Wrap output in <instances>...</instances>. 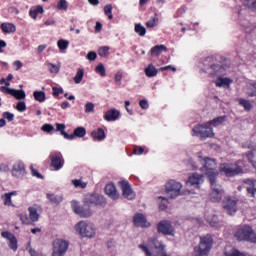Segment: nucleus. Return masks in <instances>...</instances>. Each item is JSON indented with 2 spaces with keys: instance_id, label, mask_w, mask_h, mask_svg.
Returning <instances> with one entry per match:
<instances>
[{
  "instance_id": "nucleus-1",
  "label": "nucleus",
  "mask_w": 256,
  "mask_h": 256,
  "mask_svg": "<svg viewBox=\"0 0 256 256\" xmlns=\"http://www.w3.org/2000/svg\"><path fill=\"white\" fill-rule=\"evenodd\" d=\"M198 157L200 161H203L204 163L202 171H205L210 183H213L215 180H217V177L219 176V171L217 170V162L215 161V159L209 157Z\"/></svg>"
},
{
  "instance_id": "nucleus-2",
  "label": "nucleus",
  "mask_w": 256,
  "mask_h": 256,
  "mask_svg": "<svg viewBox=\"0 0 256 256\" xmlns=\"http://www.w3.org/2000/svg\"><path fill=\"white\" fill-rule=\"evenodd\" d=\"M211 249H213L211 235L201 236L199 244L194 247V256H209Z\"/></svg>"
},
{
  "instance_id": "nucleus-3",
  "label": "nucleus",
  "mask_w": 256,
  "mask_h": 256,
  "mask_svg": "<svg viewBox=\"0 0 256 256\" xmlns=\"http://www.w3.org/2000/svg\"><path fill=\"white\" fill-rule=\"evenodd\" d=\"M235 239L237 241H250L251 243H256V235L253 228L249 225L241 226L234 233Z\"/></svg>"
},
{
  "instance_id": "nucleus-4",
  "label": "nucleus",
  "mask_w": 256,
  "mask_h": 256,
  "mask_svg": "<svg viewBox=\"0 0 256 256\" xmlns=\"http://www.w3.org/2000/svg\"><path fill=\"white\" fill-rule=\"evenodd\" d=\"M181 189H183V184L177 182L176 180H169L165 184V193L169 199H175L181 195Z\"/></svg>"
},
{
  "instance_id": "nucleus-5",
  "label": "nucleus",
  "mask_w": 256,
  "mask_h": 256,
  "mask_svg": "<svg viewBox=\"0 0 256 256\" xmlns=\"http://www.w3.org/2000/svg\"><path fill=\"white\" fill-rule=\"evenodd\" d=\"M237 203L239 200L233 196H225L222 200V207L228 215H235L237 213Z\"/></svg>"
},
{
  "instance_id": "nucleus-6",
  "label": "nucleus",
  "mask_w": 256,
  "mask_h": 256,
  "mask_svg": "<svg viewBox=\"0 0 256 256\" xmlns=\"http://www.w3.org/2000/svg\"><path fill=\"white\" fill-rule=\"evenodd\" d=\"M210 184H211V192L209 194L210 201H212V203L221 202V199H223L225 190H223V187L221 185L217 184V180L210 182Z\"/></svg>"
},
{
  "instance_id": "nucleus-7",
  "label": "nucleus",
  "mask_w": 256,
  "mask_h": 256,
  "mask_svg": "<svg viewBox=\"0 0 256 256\" xmlns=\"http://www.w3.org/2000/svg\"><path fill=\"white\" fill-rule=\"evenodd\" d=\"M76 231L81 235V237H95V228L93 225L85 222V221H80L76 225Z\"/></svg>"
},
{
  "instance_id": "nucleus-8",
  "label": "nucleus",
  "mask_w": 256,
  "mask_h": 256,
  "mask_svg": "<svg viewBox=\"0 0 256 256\" xmlns=\"http://www.w3.org/2000/svg\"><path fill=\"white\" fill-rule=\"evenodd\" d=\"M69 249V242L61 239H56L53 242L52 256H63Z\"/></svg>"
},
{
  "instance_id": "nucleus-9",
  "label": "nucleus",
  "mask_w": 256,
  "mask_h": 256,
  "mask_svg": "<svg viewBox=\"0 0 256 256\" xmlns=\"http://www.w3.org/2000/svg\"><path fill=\"white\" fill-rule=\"evenodd\" d=\"M120 185L122 189V197H124V199H128V201H133V199H135V192L131 189L129 182L122 181L120 182Z\"/></svg>"
},
{
  "instance_id": "nucleus-10",
  "label": "nucleus",
  "mask_w": 256,
  "mask_h": 256,
  "mask_svg": "<svg viewBox=\"0 0 256 256\" xmlns=\"http://www.w3.org/2000/svg\"><path fill=\"white\" fill-rule=\"evenodd\" d=\"M73 211L80 217H91V208L86 204L80 206L79 204L74 203Z\"/></svg>"
},
{
  "instance_id": "nucleus-11",
  "label": "nucleus",
  "mask_w": 256,
  "mask_h": 256,
  "mask_svg": "<svg viewBox=\"0 0 256 256\" xmlns=\"http://www.w3.org/2000/svg\"><path fill=\"white\" fill-rule=\"evenodd\" d=\"M157 231L163 235H173L174 233L173 226L167 220H163L158 223Z\"/></svg>"
},
{
  "instance_id": "nucleus-12",
  "label": "nucleus",
  "mask_w": 256,
  "mask_h": 256,
  "mask_svg": "<svg viewBox=\"0 0 256 256\" xmlns=\"http://www.w3.org/2000/svg\"><path fill=\"white\" fill-rule=\"evenodd\" d=\"M221 171L225 173L227 177H235V175L243 173V168H241L240 166L231 167L225 165L221 168Z\"/></svg>"
},
{
  "instance_id": "nucleus-13",
  "label": "nucleus",
  "mask_w": 256,
  "mask_h": 256,
  "mask_svg": "<svg viewBox=\"0 0 256 256\" xmlns=\"http://www.w3.org/2000/svg\"><path fill=\"white\" fill-rule=\"evenodd\" d=\"M51 167L54 168V171H59L65 165V161L61 158L59 154L50 155Z\"/></svg>"
},
{
  "instance_id": "nucleus-14",
  "label": "nucleus",
  "mask_w": 256,
  "mask_h": 256,
  "mask_svg": "<svg viewBox=\"0 0 256 256\" xmlns=\"http://www.w3.org/2000/svg\"><path fill=\"white\" fill-rule=\"evenodd\" d=\"M134 225L136 227H151V223L147 221V217L145 215L138 213L133 217Z\"/></svg>"
},
{
  "instance_id": "nucleus-15",
  "label": "nucleus",
  "mask_w": 256,
  "mask_h": 256,
  "mask_svg": "<svg viewBox=\"0 0 256 256\" xmlns=\"http://www.w3.org/2000/svg\"><path fill=\"white\" fill-rule=\"evenodd\" d=\"M29 211V219L30 221H32V223H37V221H39V213H41V211H43V209L41 208V206H30L28 208Z\"/></svg>"
},
{
  "instance_id": "nucleus-16",
  "label": "nucleus",
  "mask_w": 256,
  "mask_h": 256,
  "mask_svg": "<svg viewBox=\"0 0 256 256\" xmlns=\"http://www.w3.org/2000/svg\"><path fill=\"white\" fill-rule=\"evenodd\" d=\"M104 191H105L106 195H108V197H110V199H113V201H117V199H119V193L117 192V187H115V184L108 183L105 186Z\"/></svg>"
},
{
  "instance_id": "nucleus-17",
  "label": "nucleus",
  "mask_w": 256,
  "mask_h": 256,
  "mask_svg": "<svg viewBox=\"0 0 256 256\" xmlns=\"http://www.w3.org/2000/svg\"><path fill=\"white\" fill-rule=\"evenodd\" d=\"M13 177L21 178L25 176V164L23 162H16L12 168Z\"/></svg>"
},
{
  "instance_id": "nucleus-18",
  "label": "nucleus",
  "mask_w": 256,
  "mask_h": 256,
  "mask_svg": "<svg viewBox=\"0 0 256 256\" xmlns=\"http://www.w3.org/2000/svg\"><path fill=\"white\" fill-rule=\"evenodd\" d=\"M1 235L4 239L9 240L10 249H12V251H17V238L15 237V235H13L9 231H4L1 233Z\"/></svg>"
},
{
  "instance_id": "nucleus-19",
  "label": "nucleus",
  "mask_w": 256,
  "mask_h": 256,
  "mask_svg": "<svg viewBox=\"0 0 256 256\" xmlns=\"http://www.w3.org/2000/svg\"><path fill=\"white\" fill-rule=\"evenodd\" d=\"M150 245H154L155 249H158L160 252L157 253L155 256H169L167 252H165V245L162 242H159L157 238H152L148 241Z\"/></svg>"
},
{
  "instance_id": "nucleus-20",
  "label": "nucleus",
  "mask_w": 256,
  "mask_h": 256,
  "mask_svg": "<svg viewBox=\"0 0 256 256\" xmlns=\"http://www.w3.org/2000/svg\"><path fill=\"white\" fill-rule=\"evenodd\" d=\"M255 179H244L243 184L246 185V191L249 193L250 197H256Z\"/></svg>"
},
{
  "instance_id": "nucleus-21",
  "label": "nucleus",
  "mask_w": 256,
  "mask_h": 256,
  "mask_svg": "<svg viewBox=\"0 0 256 256\" xmlns=\"http://www.w3.org/2000/svg\"><path fill=\"white\" fill-rule=\"evenodd\" d=\"M121 115V113L119 112V110L113 108L108 110L105 115H104V119L105 121H117V119H119V116Z\"/></svg>"
},
{
  "instance_id": "nucleus-22",
  "label": "nucleus",
  "mask_w": 256,
  "mask_h": 256,
  "mask_svg": "<svg viewBox=\"0 0 256 256\" xmlns=\"http://www.w3.org/2000/svg\"><path fill=\"white\" fill-rule=\"evenodd\" d=\"M205 65H209L215 73H223V67L219 64H215V57H208L205 60Z\"/></svg>"
},
{
  "instance_id": "nucleus-23",
  "label": "nucleus",
  "mask_w": 256,
  "mask_h": 256,
  "mask_svg": "<svg viewBox=\"0 0 256 256\" xmlns=\"http://www.w3.org/2000/svg\"><path fill=\"white\" fill-rule=\"evenodd\" d=\"M101 199L103 198L95 194H91L84 199V204L91 208V205H99V201H101Z\"/></svg>"
},
{
  "instance_id": "nucleus-24",
  "label": "nucleus",
  "mask_w": 256,
  "mask_h": 256,
  "mask_svg": "<svg viewBox=\"0 0 256 256\" xmlns=\"http://www.w3.org/2000/svg\"><path fill=\"white\" fill-rule=\"evenodd\" d=\"M189 185H196V187H199L201 183H203V175L199 174H192L187 182Z\"/></svg>"
},
{
  "instance_id": "nucleus-25",
  "label": "nucleus",
  "mask_w": 256,
  "mask_h": 256,
  "mask_svg": "<svg viewBox=\"0 0 256 256\" xmlns=\"http://www.w3.org/2000/svg\"><path fill=\"white\" fill-rule=\"evenodd\" d=\"M163 51H167V46L165 45H156L150 50V55L152 57H159Z\"/></svg>"
},
{
  "instance_id": "nucleus-26",
  "label": "nucleus",
  "mask_w": 256,
  "mask_h": 256,
  "mask_svg": "<svg viewBox=\"0 0 256 256\" xmlns=\"http://www.w3.org/2000/svg\"><path fill=\"white\" fill-rule=\"evenodd\" d=\"M91 136L94 141H103L105 139V131L101 128L93 130Z\"/></svg>"
},
{
  "instance_id": "nucleus-27",
  "label": "nucleus",
  "mask_w": 256,
  "mask_h": 256,
  "mask_svg": "<svg viewBox=\"0 0 256 256\" xmlns=\"http://www.w3.org/2000/svg\"><path fill=\"white\" fill-rule=\"evenodd\" d=\"M13 195H17V192L13 191L1 196V199H3L4 201V205H6L7 207H11V205H13V202L11 201V197H13Z\"/></svg>"
},
{
  "instance_id": "nucleus-28",
  "label": "nucleus",
  "mask_w": 256,
  "mask_h": 256,
  "mask_svg": "<svg viewBox=\"0 0 256 256\" xmlns=\"http://www.w3.org/2000/svg\"><path fill=\"white\" fill-rule=\"evenodd\" d=\"M227 116H219L207 122V125H213L214 127H219L222 123H225Z\"/></svg>"
},
{
  "instance_id": "nucleus-29",
  "label": "nucleus",
  "mask_w": 256,
  "mask_h": 256,
  "mask_svg": "<svg viewBox=\"0 0 256 256\" xmlns=\"http://www.w3.org/2000/svg\"><path fill=\"white\" fill-rule=\"evenodd\" d=\"M1 29L3 33H15V31H17V28L12 23H2Z\"/></svg>"
},
{
  "instance_id": "nucleus-30",
  "label": "nucleus",
  "mask_w": 256,
  "mask_h": 256,
  "mask_svg": "<svg viewBox=\"0 0 256 256\" xmlns=\"http://www.w3.org/2000/svg\"><path fill=\"white\" fill-rule=\"evenodd\" d=\"M9 95H12V97H15L18 101H21V99H25V91L23 90H8Z\"/></svg>"
},
{
  "instance_id": "nucleus-31",
  "label": "nucleus",
  "mask_w": 256,
  "mask_h": 256,
  "mask_svg": "<svg viewBox=\"0 0 256 256\" xmlns=\"http://www.w3.org/2000/svg\"><path fill=\"white\" fill-rule=\"evenodd\" d=\"M56 131H60L61 132V135H63V137L65 139H68L70 141H72L73 139V135H69L67 132H65V124H59L57 123L56 124Z\"/></svg>"
},
{
  "instance_id": "nucleus-32",
  "label": "nucleus",
  "mask_w": 256,
  "mask_h": 256,
  "mask_svg": "<svg viewBox=\"0 0 256 256\" xmlns=\"http://www.w3.org/2000/svg\"><path fill=\"white\" fill-rule=\"evenodd\" d=\"M157 73H159V71L157 70V68L154 67L153 64H149L148 67L145 69L146 77H157Z\"/></svg>"
},
{
  "instance_id": "nucleus-33",
  "label": "nucleus",
  "mask_w": 256,
  "mask_h": 256,
  "mask_svg": "<svg viewBox=\"0 0 256 256\" xmlns=\"http://www.w3.org/2000/svg\"><path fill=\"white\" fill-rule=\"evenodd\" d=\"M46 197H47V199H49V201H50V203H52V205H59V203H61V201H63L62 196H57L55 194H47Z\"/></svg>"
},
{
  "instance_id": "nucleus-34",
  "label": "nucleus",
  "mask_w": 256,
  "mask_h": 256,
  "mask_svg": "<svg viewBox=\"0 0 256 256\" xmlns=\"http://www.w3.org/2000/svg\"><path fill=\"white\" fill-rule=\"evenodd\" d=\"M211 125H208L206 123V128L204 129V132H202V136H200L202 139H207L208 137H213L215 133H213V128H210Z\"/></svg>"
},
{
  "instance_id": "nucleus-35",
  "label": "nucleus",
  "mask_w": 256,
  "mask_h": 256,
  "mask_svg": "<svg viewBox=\"0 0 256 256\" xmlns=\"http://www.w3.org/2000/svg\"><path fill=\"white\" fill-rule=\"evenodd\" d=\"M205 129H206V124L204 126L203 125H196L193 128V133L197 137H201L203 135V133L205 132Z\"/></svg>"
},
{
  "instance_id": "nucleus-36",
  "label": "nucleus",
  "mask_w": 256,
  "mask_h": 256,
  "mask_svg": "<svg viewBox=\"0 0 256 256\" xmlns=\"http://www.w3.org/2000/svg\"><path fill=\"white\" fill-rule=\"evenodd\" d=\"M216 87H225L231 84V80L229 78H218L215 81Z\"/></svg>"
},
{
  "instance_id": "nucleus-37",
  "label": "nucleus",
  "mask_w": 256,
  "mask_h": 256,
  "mask_svg": "<svg viewBox=\"0 0 256 256\" xmlns=\"http://www.w3.org/2000/svg\"><path fill=\"white\" fill-rule=\"evenodd\" d=\"M134 30L140 37H145V34L147 33V29L141 24H135Z\"/></svg>"
},
{
  "instance_id": "nucleus-38",
  "label": "nucleus",
  "mask_w": 256,
  "mask_h": 256,
  "mask_svg": "<svg viewBox=\"0 0 256 256\" xmlns=\"http://www.w3.org/2000/svg\"><path fill=\"white\" fill-rule=\"evenodd\" d=\"M238 102L242 107H244L245 111H251V109H253V105H251V102L249 100L240 98Z\"/></svg>"
},
{
  "instance_id": "nucleus-39",
  "label": "nucleus",
  "mask_w": 256,
  "mask_h": 256,
  "mask_svg": "<svg viewBox=\"0 0 256 256\" xmlns=\"http://www.w3.org/2000/svg\"><path fill=\"white\" fill-rule=\"evenodd\" d=\"M225 256H247L244 252L238 249L232 248L230 251L225 252Z\"/></svg>"
},
{
  "instance_id": "nucleus-40",
  "label": "nucleus",
  "mask_w": 256,
  "mask_h": 256,
  "mask_svg": "<svg viewBox=\"0 0 256 256\" xmlns=\"http://www.w3.org/2000/svg\"><path fill=\"white\" fill-rule=\"evenodd\" d=\"M72 185L79 189H85L87 187V182H83L81 179H74L72 180Z\"/></svg>"
},
{
  "instance_id": "nucleus-41",
  "label": "nucleus",
  "mask_w": 256,
  "mask_h": 256,
  "mask_svg": "<svg viewBox=\"0 0 256 256\" xmlns=\"http://www.w3.org/2000/svg\"><path fill=\"white\" fill-rule=\"evenodd\" d=\"M35 101H39V103H43L45 101V92L43 91H35L33 93Z\"/></svg>"
},
{
  "instance_id": "nucleus-42",
  "label": "nucleus",
  "mask_w": 256,
  "mask_h": 256,
  "mask_svg": "<svg viewBox=\"0 0 256 256\" xmlns=\"http://www.w3.org/2000/svg\"><path fill=\"white\" fill-rule=\"evenodd\" d=\"M73 137H80L82 138L84 135H87V130L84 127H78L74 130Z\"/></svg>"
},
{
  "instance_id": "nucleus-43",
  "label": "nucleus",
  "mask_w": 256,
  "mask_h": 256,
  "mask_svg": "<svg viewBox=\"0 0 256 256\" xmlns=\"http://www.w3.org/2000/svg\"><path fill=\"white\" fill-rule=\"evenodd\" d=\"M83 75H85V72L83 71V69H78L77 70V73H76V75H75V77H74V82L76 83V84H79V83H81V81H83Z\"/></svg>"
},
{
  "instance_id": "nucleus-44",
  "label": "nucleus",
  "mask_w": 256,
  "mask_h": 256,
  "mask_svg": "<svg viewBox=\"0 0 256 256\" xmlns=\"http://www.w3.org/2000/svg\"><path fill=\"white\" fill-rule=\"evenodd\" d=\"M104 13L107 15L108 19H113V6L108 4L104 7Z\"/></svg>"
},
{
  "instance_id": "nucleus-45",
  "label": "nucleus",
  "mask_w": 256,
  "mask_h": 256,
  "mask_svg": "<svg viewBox=\"0 0 256 256\" xmlns=\"http://www.w3.org/2000/svg\"><path fill=\"white\" fill-rule=\"evenodd\" d=\"M247 95L248 97H256V83L248 86Z\"/></svg>"
},
{
  "instance_id": "nucleus-46",
  "label": "nucleus",
  "mask_w": 256,
  "mask_h": 256,
  "mask_svg": "<svg viewBox=\"0 0 256 256\" xmlns=\"http://www.w3.org/2000/svg\"><path fill=\"white\" fill-rule=\"evenodd\" d=\"M109 49V46L100 47L98 50V55H100V57H107L109 55Z\"/></svg>"
},
{
  "instance_id": "nucleus-47",
  "label": "nucleus",
  "mask_w": 256,
  "mask_h": 256,
  "mask_svg": "<svg viewBox=\"0 0 256 256\" xmlns=\"http://www.w3.org/2000/svg\"><path fill=\"white\" fill-rule=\"evenodd\" d=\"M68 8L67 0H59L57 4V9H59V11H67Z\"/></svg>"
},
{
  "instance_id": "nucleus-48",
  "label": "nucleus",
  "mask_w": 256,
  "mask_h": 256,
  "mask_svg": "<svg viewBox=\"0 0 256 256\" xmlns=\"http://www.w3.org/2000/svg\"><path fill=\"white\" fill-rule=\"evenodd\" d=\"M48 66L50 73H54L55 75H57V73H59V70L61 69V65H55L53 63H49Z\"/></svg>"
},
{
  "instance_id": "nucleus-49",
  "label": "nucleus",
  "mask_w": 256,
  "mask_h": 256,
  "mask_svg": "<svg viewBox=\"0 0 256 256\" xmlns=\"http://www.w3.org/2000/svg\"><path fill=\"white\" fill-rule=\"evenodd\" d=\"M85 113H95V104L88 102L85 104Z\"/></svg>"
},
{
  "instance_id": "nucleus-50",
  "label": "nucleus",
  "mask_w": 256,
  "mask_h": 256,
  "mask_svg": "<svg viewBox=\"0 0 256 256\" xmlns=\"http://www.w3.org/2000/svg\"><path fill=\"white\" fill-rule=\"evenodd\" d=\"M58 47L62 51H65V49H67L69 47V41H67V40H59L58 41Z\"/></svg>"
},
{
  "instance_id": "nucleus-51",
  "label": "nucleus",
  "mask_w": 256,
  "mask_h": 256,
  "mask_svg": "<svg viewBox=\"0 0 256 256\" xmlns=\"http://www.w3.org/2000/svg\"><path fill=\"white\" fill-rule=\"evenodd\" d=\"M96 73H99L101 75V77H105L106 73H105V66H103V64H99L96 68H95Z\"/></svg>"
},
{
  "instance_id": "nucleus-52",
  "label": "nucleus",
  "mask_w": 256,
  "mask_h": 256,
  "mask_svg": "<svg viewBox=\"0 0 256 256\" xmlns=\"http://www.w3.org/2000/svg\"><path fill=\"white\" fill-rule=\"evenodd\" d=\"M42 131H44L45 133H51V131H55V127H53V125L51 124H44L42 126Z\"/></svg>"
},
{
  "instance_id": "nucleus-53",
  "label": "nucleus",
  "mask_w": 256,
  "mask_h": 256,
  "mask_svg": "<svg viewBox=\"0 0 256 256\" xmlns=\"http://www.w3.org/2000/svg\"><path fill=\"white\" fill-rule=\"evenodd\" d=\"M244 5L249 7V9H256V0H245Z\"/></svg>"
},
{
  "instance_id": "nucleus-54",
  "label": "nucleus",
  "mask_w": 256,
  "mask_h": 256,
  "mask_svg": "<svg viewBox=\"0 0 256 256\" xmlns=\"http://www.w3.org/2000/svg\"><path fill=\"white\" fill-rule=\"evenodd\" d=\"M123 79V73H121L120 71H118L116 74H115V77H114V81L116 83V85H121V80Z\"/></svg>"
},
{
  "instance_id": "nucleus-55",
  "label": "nucleus",
  "mask_w": 256,
  "mask_h": 256,
  "mask_svg": "<svg viewBox=\"0 0 256 256\" xmlns=\"http://www.w3.org/2000/svg\"><path fill=\"white\" fill-rule=\"evenodd\" d=\"M16 109L20 112L27 111V105L25 104V102H18L16 105Z\"/></svg>"
},
{
  "instance_id": "nucleus-56",
  "label": "nucleus",
  "mask_w": 256,
  "mask_h": 256,
  "mask_svg": "<svg viewBox=\"0 0 256 256\" xmlns=\"http://www.w3.org/2000/svg\"><path fill=\"white\" fill-rule=\"evenodd\" d=\"M20 220L25 225H31V221H30L31 219L27 215H20Z\"/></svg>"
},
{
  "instance_id": "nucleus-57",
  "label": "nucleus",
  "mask_w": 256,
  "mask_h": 256,
  "mask_svg": "<svg viewBox=\"0 0 256 256\" xmlns=\"http://www.w3.org/2000/svg\"><path fill=\"white\" fill-rule=\"evenodd\" d=\"M31 171H32L33 177H37V179H43V175H41V173H39L37 169L33 168V166H31Z\"/></svg>"
},
{
  "instance_id": "nucleus-58",
  "label": "nucleus",
  "mask_w": 256,
  "mask_h": 256,
  "mask_svg": "<svg viewBox=\"0 0 256 256\" xmlns=\"http://www.w3.org/2000/svg\"><path fill=\"white\" fill-rule=\"evenodd\" d=\"M139 249H142L146 256H152L151 252L149 251V248H147L145 244H140Z\"/></svg>"
},
{
  "instance_id": "nucleus-59",
  "label": "nucleus",
  "mask_w": 256,
  "mask_h": 256,
  "mask_svg": "<svg viewBox=\"0 0 256 256\" xmlns=\"http://www.w3.org/2000/svg\"><path fill=\"white\" fill-rule=\"evenodd\" d=\"M3 117L8 121H13L15 115H13V113H10V112H4Z\"/></svg>"
},
{
  "instance_id": "nucleus-60",
  "label": "nucleus",
  "mask_w": 256,
  "mask_h": 256,
  "mask_svg": "<svg viewBox=\"0 0 256 256\" xmlns=\"http://www.w3.org/2000/svg\"><path fill=\"white\" fill-rule=\"evenodd\" d=\"M95 59H97V53L95 52H89L87 54V60L88 61H95Z\"/></svg>"
},
{
  "instance_id": "nucleus-61",
  "label": "nucleus",
  "mask_w": 256,
  "mask_h": 256,
  "mask_svg": "<svg viewBox=\"0 0 256 256\" xmlns=\"http://www.w3.org/2000/svg\"><path fill=\"white\" fill-rule=\"evenodd\" d=\"M143 153H145V149L143 148V147H138V149L137 148H135L134 150H133V154L134 155H143Z\"/></svg>"
},
{
  "instance_id": "nucleus-62",
  "label": "nucleus",
  "mask_w": 256,
  "mask_h": 256,
  "mask_svg": "<svg viewBox=\"0 0 256 256\" xmlns=\"http://www.w3.org/2000/svg\"><path fill=\"white\" fill-rule=\"evenodd\" d=\"M61 93H63V88L53 87V95L55 97H59V95H61Z\"/></svg>"
},
{
  "instance_id": "nucleus-63",
  "label": "nucleus",
  "mask_w": 256,
  "mask_h": 256,
  "mask_svg": "<svg viewBox=\"0 0 256 256\" xmlns=\"http://www.w3.org/2000/svg\"><path fill=\"white\" fill-rule=\"evenodd\" d=\"M0 171H2L3 173H7V171H9V164L7 163L0 164Z\"/></svg>"
},
{
  "instance_id": "nucleus-64",
  "label": "nucleus",
  "mask_w": 256,
  "mask_h": 256,
  "mask_svg": "<svg viewBox=\"0 0 256 256\" xmlns=\"http://www.w3.org/2000/svg\"><path fill=\"white\" fill-rule=\"evenodd\" d=\"M141 109H149V102L147 100H141L139 102Z\"/></svg>"
}]
</instances>
